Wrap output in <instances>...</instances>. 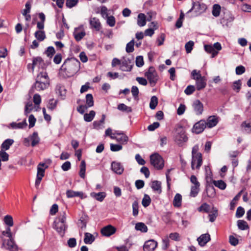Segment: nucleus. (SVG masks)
<instances>
[{
    "instance_id": "nucleus-30",
    "label": "nucleus",
    "mask_w": 251,
    "mask_h": 251,
    "mask_svg": "<svg viewBox=\"0 0 251 251\" xmlns=\"http://www.w3.org/2000/svg\"><path fill=\"white\" fill-rule=\"evenodd\" d=\"M204 50L207 52L212 54L211 57L212 58L214 57L216 55H217L218 53V51L215 50L212 45H205Z\"/></svg>"
},
{
    "instance_id": "nucleus-56",
    "label": "nucleus",
    "mask_w": 251,
    "mask_h": 251,
    "mask_svg": "<svg viewBox=\"0 0 251 251\" xmlns=\"http://www.w3.org/2000/svg\"><path fill=\"white\" fill-rule=\"evenodd\" d=\"M107 24L111 27H113L115 24V19L114 16L107 17Z\"/></svg>"
},
{
    "instance_id": "nucleus-63",
    "label": "nucleus",
    "mask_w": 251,
    "mask_h": 251,
    "mask_svg": "<svg viewBox=\"0 0 251 251\" xmlns=\"http://www.w3.org/2000/svg\"><path fill=\"white\" fill-rule=\"evenodd\" d=\"M28 121L29 123V127L31 128L33 127L35 125L36 119L33 115L31 114L29 116Z\"/></svg>"
},
{
    "instance_id": "nucleus-46",
    "label": "nucleus",
    "mask_w": 251,
    "mask_h": 251,
    "mask_svg": "<svg viewBox=\"0 0 251 251\" xmlns=\"http://www.w3.org/2000/svg\"><path fill=\"white\" fill-rule=\"evenodd\" d=\"M118 109L119 110L127 112H131L132 111V108L130 107H128L124 103L119 104L118 105Z\"/></svg>"
},
{
    "instance_id": "nucleus-5",
    "label": "nucleus",
    "mask_w": 251,
    "mask_h": 251,
    "mask_svg": "<svg viewBox=\"0 0 251 251\" xmlns=\"http://www.w3.org/2000/svg\"><path fill=\"white\" fill-rule=\"evenodd\" d=\"M145 76L147 77L149 83L152 86H154L156 83L158 76L155 68L151 66L149 67L148 71L145 73Z\"/></svg>"
},
{
    "instance_id": "nucleus-32",
    "label": "nucleus",
    "mask_w": 251,
    "mask_h": 251,
    "mask_svg": "<svg viewBox=\"0 0 251 251\" xmlns=\"http://www.w3.org/2000/svg\"><path fill=\"white\" fill-rule=\"evenodd\" d=\"M95 115L96 112H95V111L91 110L90 111L89 113L84 114V120L85 121L87 122H90L93 120Z\"/></svg>"
},
{
    "instance_id": "nucleus-29",
    "label": "nucleus",
    "mask_w": 251,
    "mask_h": 251,
    "mask_svg": "<svg viewBox=\"0 0 251 251\" xmlns=\"http://www.w3.org/2000/svg\"><path fill=\"white\" fill-rule=\"evenodd\" d=\"M27 124L26 122V120L25 119L24 121L21 123H16L12 122L10 124V126L12 128H24L27 126Z\"/></svg>"
},
{
    "instance_id": "nucleus-22",
    "label": "nucleus",
    "mask_w": 251,
    "mask_h": 251,
    "mask_svg": "<svg viewBox=\"0 0 251 251\" xmlns=\"http://www.w3.org/2000/svg\"><path fill=\"white\" fill-rule=\"evenodd\" d=\"M120 137H118L116 136H111V138L112 139H115L117 142L120 143L122 144H126L128 141V137L125 133L120 136Z\"/></svg>"
},
{
    "instance_id": "nucleus-54",
    "label": "nucleus",
    "mask_w": 251,
    "mask_h": 251,
    "mask_svg": "<svg viewBox=\"0 0 251 251\" xmlns=\"http://www.w3.org/2000/svg\"><path fill=\"white\" fill-rule=\"evenodd\" d=\"M136 65L138 67H141L144 64L143 57L142 56H138L136 58Z\"/></svg>"
},
{
    "instance_id": "nucleus-12",
    "label": "nucleus",
    "mask_w": 251,
    "mask_h": 251,
    "mask_svg": "<svg viewBox=\"0 0 251 251\" xmlns=\"http://www.w3.org/2000/svg\"><path fill=\"white\" fill-rule=\"evenodd\" d=\"M111 167L112 170L118 175H121L124 171V168L121 163L113 161L111 163Z\"/></svg>"
},
{
    "instance_id": "nucleus-4",
    "label": "nucleus",
    "mask_w": 251,
    "mask_h": 251,
    "mask_svg": "<svg viewBox=\"0 0 251 251\" xmlns=\"http://www.w3.org/2000/svg\"><path fill=\"white\" fill-rule=\"evenodd\" d=\"M187 137L185 131L181 126H178L176 128V134L175 135V141L179 146H182L184 142L187 141Z\"/></svg>"
},
{
    "instance_id": "nucleus-62",
    "label": "nucleus",
    "mask_w": 251,
    "mask_h": 251,
    "mask_svg": "<svg viewBox=\"0 0 251 251\" xmlns=\"http://www.w3.org/2000/svg\"><path fill=\"white\" fill-rule=\"evenodd\" d=\"M244 209L241 206L238 207L236 210V216L238 218H240L244 215Z\"/></svg>"
},
{
    "instance_id": "nucleus-36",
    "label": "nucleus",
    "mask_w": 251,
    "mask_h": 251,
    "mask_svg": "<svg viewBox=\"0 0 251 251\" xmlns=\"http://www.w3.org/2000/svg\"><path fill=\"white\" fill-rule=\"evenodd\" d=\"M35 37L39 41H42L46 38L45 31L43 30H38L34 33Z\"/></svg>"
},
{
    "instance_id": "nucleus-10",
    "label": "nucleus",
    "mask_w": 251,
    "mask_h": 251,
    "mask_svg": "<svg viewBox=\"0 0 251 251\" xmlns=\"http://www.w3.org/2000/svg\"><path fill=\"white\" fill-rule=\"evenodd\" d=\"M2 247L5 248L6 249L10 251H17L18 247L15 244L12 238H9V240L6 242L3 240Z\"/></svg>"
},
{
    "instance_id": "nucleus-2",
    "label": "nucleus",
    "mask_w": 251,
    "mask_h": 251,
    "mask_svg": "<svg viewBox=\"0 0 251 251\" xmlns=\"http://www.w3.org/2000/svg\"><path fill=\"white\" fill-rule=\"evenodd\" d=\"M66 220V214L63 212L62 214L56 218L53 223V228L61 236L64 235L67 227L65 224Z\"/></svg>"
},
{
    "instance_id": "nucleus-14",
    "label": "nucleus",
    "mask_w": 251,
    "mask_h": 251,
    "mask_svg": "<svg viewBox=\"0 0 251 251\" xmlns=\"http://www.w3.org/2000/svg\"><path fill=\"white\" fill-rule=\"evenodd\" d=\"M193 107L197 115H201L203 112V105L200 100H197L194 101Z\"/></svg>"
},
{
    "instance_id": "nucleus-51",
    "label": "nucleus",
    "mask_w": 251,
    "mask_h": 251,
    "mask_svg": "<svg viewBox=\"0 0 251 251\" xmlns=\"http://www.w3.org/2000/svg\"><path fill=\"white\" fill-rule=\"evenodd\" d=\"M133 215L137 216L138 214V202L137 201H134L132 203Z\"/></svg>"
},
{
    "instance_id": "nucleus-38",
    "label": "nucleus",
    "mask_w": 251,
    "mask_h": 251,
    "mask_svg": "<svg viewBox=\"0 0 251 251\" xmlns=\"http://www.w3.org/2000/svg\"><path fill=\"white\" fill-rule=\"evenodd\" d=\"M213 183L216 187L221 190L225 189L226 186V183L222 180H213Z\"/></svg>"
},
{
    "instance_id": "nucleus-60",
    "label": "nucleus",
    "mask_w": 251,
    "mask_h": 251,
    "mask_svg": "<svg viewBox=\"0 0 251 251\" xmlns=\"http://www.w3.org/2000/svg\"><path fill=\"white\" fill-rule=\"evenodd\" d=\"M195 90V87L193 85H189L185 89L184 92L187 95H189L192 94Z\"/></svg>"
},
{
    "instance_id": "nucleus-15",
    "label": "nucleus",
    "mask_w": 251,
    "mask_h": 251,
    "mask_svg": "<svg viewBox=\"0 0 251 251\" xmlns=\"http://www.w3.org/2000/svg\"><path fill=\"white\" fill-rule=\"evenodd\" d=\"M131 62L129 59H126L125 58L122 60L121 64L120 69L122 71L129 72L132 69V65L130 64Z\"/></svg>"
},
{
    "instance_id": "nucleus-19",
    "label": "nucleus",
    "mask_w": 251,
    "mask_h": 251,
    "mask_svg": "<svg viewBox=\"0 0 251 251\" xmlns=\"http://www.w3.org/2000/svg\"><path fill=\"white\" fill-rule=\"evenodd\" d=\"M196 87L198 91L204 89L206 85V79L204 76H201V78L196 79Z\"/></svg>"
},
{
    "instance_id": "nucleus-13",
    "label": "nucleus",
    "mask_w": 251,
    "mask_h": 251,
    "mask_svg": "<svg viewBox=\"0 0 251 251\" xmlns=\"http://www.w3.org/2000/svg\"><path fill=\"white\" fill-rule=\"evenodd\" d=\"M157 246V243L153 240H150L145 242L143 249L144 251H153Z\"/></svg>"
},
{
    "instance_id": "nucleus-25",
    "label": "nucleus",
    "mask_w": 251,
    "mask_h": 251,
    "mask_svg": "<svg viewBox=\"0 0 251 251\" xmlns=\"http://www.w3.org/2000/svg\"><path fill=\"white\" fill-rule=\"evenodd\" d=\"M90 195L92 197L95 198L96 200L100 201H102L105 198L106 194L104 192H99L98 193L92 192L91 193Z\"/></svg>"
},
{
    "instance_id": "nucleus-33",
    "label": "nucleus",
    "mask_w": 251,
    "mask_h": 251,
    "mask_svg": "<svg viewBox=\"0 0 251 251\" xmlns=\"http://www.w3.org/2000/svg\"><path fill=\"white\" fill-rule=\"evenodd\" d=\"M43 63V60L41 57H34L33 59L31 69L33 72L34 68L37 66H39Z\"/></svg>"
},
{
    "instance_id": "nucleus-21",
    "label": "nucleus",
    "mask_w": 251,
    "mask_h": 251,
    "mask_svg": "<svg viewBox=\"0 0 251 251\" xmlns=\"http://www.w3.org/2000/svg\"><path fill=\"white\" fill-rule=\"evenodd\" d=\"M66 196L68 198L78 197L81 199L83 198V193L82 192H76L72 190H68L66 191Z\"/></svg>"
},
{
    "instance_id": "nucleus-16",
    "label": "nucleus",
    "mask_w": 251,
    "mask_h": 251,
    "mask_svg": "<svg viewBox=\"0 0 251 251\" xmlns=\"http://www.w3.org/2000/svg\"><path fill=\"white\" fill-rule=\"evenodd\" d=\"M210 240V236L208 233L203 234L198 238L197 241L201 246H204Z\"/></svg>"
},
{
    "instance_id": "nucleus-44",
    "label": "nucleus",
    "mask_w": 251,
    "mask_h": 251,
    "mask_svg": "<svg viewBox=\"0 0 251 251\" xmlns=\"http://www.w3.org/2000/svg\"><path fill=\"white\" fill-rule=\"evenodd\" d=\"M151 202V199L147 194H145L142 201V204L145 207L148 206Z\"/></svg>"
},
{
    "instance_id": "nucleus-34",
    "label": "nucleus",
    "mask_w": 251,
    "mask_h": 251,
    "mask_svg": "<svg viewBox=\"0 0 251 251\" xmlns=\"http://www.w3.org/2000/svg\"><path fill=\"white\" fill-rule=\"evenodd\" d=\"M30 140L32 141L31 146L34 147L39 143L40 138L38 137L37 132H34L30 137Z\"/></svg>"
},
{
    "instance_id": "nucleus-7",
    "label": "nucleus",
    "mask_w": 251,
    "mask_h": 251,
    "mask_svg": "<svg viewBox=\"0 0 251 251\" xmlns=\"http://www.w3.org/2000/svg\"><path fill=\"white\" fill-rule=\"evenodd\" d=\"M206 9V6L205 4L203 3L201 4L199 2H194L193 3L192 7L188 11V13H190L193 10H195L197 14H200L204 12Z\"/></svg>"
},
{
    "instance_id": "nucleus-20",
    "label": "nucleus",
    "mask_w": 251,
    "mask_h": 251,
    "mask_svg": "<svg viewBox=\"0 0 251 251\" xmlns=\"http://www.w3.org/2000/svg\"><path fill=\"white\" fill-rule=\"evenodd\" d=\"M218 118L215 116H209L206 122V126L208 127L211 128L215 126L218 123Z\"/></svg>"
},
{
    "instance_id": "nucleus-6",
    "label": "nucleus",
    "mask_w": 251,
    "mask_h": 251,
    "mask_svg": "<svg viewBox=\"0 0 251 251\" xmlns=\"http://www.w3.org/2000/svg\"><path fill=\"white\" fill-rule=\"evenodd\" d=\"M151 164L158 170L162 169L164 167V160L158 153H154L150 156Z\"/></svg>"
},
{
    "instance_id": "nucleus-50",
    "label": "nucleus",
    "mask_w": 251,
    "mask_h": 251,
    "mask_svg": "<svg viewBox=\"0 0 251 251\" xmlns=\"http://www.w3.org/2000/svg\"><path fill=\"white\" fill-rule=\"evenodd\" d=\"M241 87V80L239 79L233 82L232 85V88L234 90L236 91L237 92H239Z\"/></svg>"
},
{
    "instance_id": "nucleus-9",
    "label": "nucleus",
    "mask_w": 251,
    "mask_h": 251,
    "mask_svg": "<svg viewBox=\"0 0 251 251\" xmlns=\"http://www.w3.org/2000/svg\"><path fill=\"white\" fill-rule=\"evenodd\" d=\"M206 127V122L204 120H200L196 123L192 129L193 132L196 134L201 133Z\"/></svg>"
},
{
    "instance_id": "nucleus-47",
    "label": "nucleus",
    "mask_w": 251,
    "mask_h": 251,
    "mask_svg": "<svg viewBox=\"0 0 251 251\" xmlns=\"http://www.w3.org/2000/svg\"><path fill=\"white\" fill-rule=\"evenodd\" d=\"M218 216V210L215 208L213 209V210L211 212V213L209 214V221L211 222L215 221L216 217Z\"/></svg>"
},
{
    "instance_id": "nucleus-58",
    "label": "nucleus",
    "mask_w": 251,
    "mask_h": 251,
    "mask_svg": "<svg viewBox=\"0 0 251 251\" xmlns=\"http://www.w3.org/2000/svg\"><path fill=\"white\" fill-rule=\"evenodd\" d=\"M55 52V50L53 47H48L46 51V54L50 57H51Z\"/></svg>"
},
{
    "instance_id": "nucleus-59",
    "label": "nucleus",
    "mask_w": 251,
    "mask_h": 251,
    "mask_svg": "<svg viewBox=\"0 0 251 251\" xmlns=\"http://www.w3.org/2000/svg\"><path fill=\"white\" fill-rule=\"evenodd\" d=\"M57 103V100H55L53 99L50 100L49 101V102L48 106V108H49L51 110L54 109L56 106Z\"/></svg>"
},
{
    "instance_id": "nucleus-40",
    "label": "nucleus",
    "mask_w": 251,
    "mask_h": 251,
    "mask_svg": "<svg viewBox=\"0 0 251 251\" xmlns=\"http://www.w3.org/2000/svg\"><path fill=\"white\" fill-rule=\"evenodd\" d=\"M86 106L88 107H92L94 105L93 97L92 94H88L86 96Z\"/></svg>"
},
{
    "instance_id": "nucleus-42",
    "label": "nucleus",
    "mask_w": 251,
    "mask_h": 251,
    "mask_svg": "<svg viewBox=\"0 0 251 251\" xmlns=\"http://www.w3.org/2000/svg\"><path fill=\"white\" fill-rule=\"evenodd\" d=\"M45 165V163H40L37 167V177H40L41 178H43V177L45 175V169L41 168V166H44Z\"/></svg>"
},
{
    "instance_id": "nucleus-61",
    "label": "nucleus",
    "mask_w": 251,
    "mask_h": 251,
    "mask_svg": "<svg viewBox=\"0 0 251 251\" xmlns=\"http://www.w3.org/2000/svg\"><path fill=\"white\" fill-rule=\"evenodd\" d=\"M3 161H6L8 160L9 155L4 151H0V159Z\"/></svg>"
},
{
    "instance_id": "nucleus-37",
    "label": "nucleus",
    "mask_w": 251,
    "mask_h": 251,
    "mask_svg": "<svg viewBox=\"0 0 251 251\" xmlns=\"http://www.w3.org/2000/svg\"><path fill=\"white\" fill-rule=\"evenodd\" d=\"M221 7L218 4H215L213 6L212 13L214 17H218L220 15Z\"/></svg>"
},
{
    "instance_id": "nucleus-35",
    "label": "nucleus",
    "mask_w": 251,
    "mask_h": 251,
    "mask_svg": "<svg viewBox=\"0 0 251 251\" xmlns=\"http://www.w3.org/2000/svg\"><path fill=\"white\" fill-rule=\"evenodd\" d=\"M86 163L84 160H82L80 165L79 176L84 178L85 177Z\"/></svg>"
},
{
    "instance_id": "nucleus-8",
    "label": "nucleus",
    "mask_w": 251,
    "mask_h": 251,
    "mask_svg": "<svg viewBox=\"0 0 251 251\" xmlns=\"http://www.w3.org/2000/svg\"><path fill=\"white\" fill-rule=\"evenodd\" d=\"M49 86L50 83H48L47 82L36 81L30 90V92L33 93L34 92V90L38 91H43L47 89Z\"/></svg>"
},
{
    "instance_id": "nucleus-52",
    "label": "nucleus",
    "mask_w": 251,
    "mask_h": 251,
    "mask_svg": "<svg viewBox=\"0 0 251 251\" xmlns=\"http://www.w3.org/2000/svg\"><path fill=\"white\" fill-rule=\"evenodd\" d=\"M194 45V43L192 41H190L185 44V48L186 51L187 53H190L191 52Z\"/></svg>"
},
{
    "instance_id": "nucleus-64",
    "label": "nucleus",
    "mask_w": 251,
    "mask_h": 251,
    "mask_svg": "<svg viewBox=\"0 0 251 251\" xmlns=\"http://www.w3.org/2000/svg\"><path fill=\"white\" fill-rule=\"evenodd\" d=\"M245 68L243 66H239L236 68L235 72L237 75H241L245 73Z\"/></svg>"
},
{
    "instance_id": "nucleus-41",
    "label": "nucleus",
    "mask_w": 251,
    "mask_h": 251,
    "mask_svg": "<svg viewBox=\"0 0 251 251\" xmlns=\"http://www.w3.org/2000/svg\"><path fill=\"white\" fill-rule=\"evenodd\" d=\"M200 186L193 185L191 187V191L190 196L191 197H195L197 196L200 191Z\"/></svg>"
},
{
    "instance_id": "nucleus-1",
    "label": "nucleus",
    "mask_w": 251,
    "mask_h": 251,
    "mask_svg": "<svg viewBox=\"0 0 251 251\" xmlns=\"http://www.w3.org/2000/svg\"><path fill=\"white\" fill-rule=\"evenodd\" d=\"M80 63L75 58H67L61 67L60 70L67 77H71L75 74L80 69Z\"/></svg>"
},
{
    "instance_id": "nucleus-31",
    "label": "nucleus",
    "mask_w": 251,
    "mask_h": 251,
    "mask_svg": "<svg viewBox=\"0 0 251 251\" xmlns=\"http://www.w3.org/2000/svg\"><path fill=\"white\" fill-rule=\"evenodd\" d=\"M14 143L13 139H8L5 140L1 144V148L2 150H7L9 149L10 146H11Z\"/></svg>"
},
{
    "instance_id": "nucleus-23",
    "label": "nucleus",
    "mask_w": 251,
    "mask_h": 251,
    "mask_svg": "<svg viewBox=\"0 0 251 251\" xmlns=\"http://www.w3.org/2000/svg\"><path fill=\"white\" fill-rule=\"evenodd\" d=\"M105 119V115L102 114L101 119L100 121H96L93 123V126L94 128L96 129H100L103 127V125L104 123Z\"/></svg>"
},
{
    "instance_id": "nucleus-48",
    "label": "nucleus",
    "mask_w": 251,
    "mask_h": 251,
    "mask_svg": "<svg viewBox=\"0 0 251 251\" xmlns=\"http://www.w3.org/2000/svg\"><path fill=\"white\" fill-rule=\"evenodd\" d=\"M4 222L5 224L9 226H12L13 225V218L10 215H6L4 218Z\"/></svg>"
},
{
    "instance_id": "nucleus-24",
    "label": "nucleus",
    "mask_w": 251,
    "mask_h": 251,
    "mask_svg": "<svg viewBox=\"0 0 251 251\" xmlns=\"http://www.w3.org/2000/svg\"><path fill=\"white\" fill-rule=\"evenodd\" d=\"M151 188L154 191L156 192L159 194L162 192L161 183L159 181L154 180L152 181Z\"/></svg>"
},
{
    "instance_id": "nucleus-53",
    "label": "nucleus",
    "mask_w": 251,
    "mask_h": 251,
    "mask_svg": "<svg viewBox=\"0 0 251 251\" xmlns=\"http://www.w3.org/2000/svg\"><path fill=\"white\" fill-rule=\"evenodd\" d=\"M78 0H67L66 2V5L67 7L70 8L75 6L78 3Z\"/></svg>"
},
{
    "instance_id": "nucleus-28",
    "label": "nucleus",
    "mask_w": 251,
    "mask_h": 251,
    "mask_svg": "<svg viewBox=\"0 0 251 251\" xmlns=\"http://www.w3.org/2000/svg\"><path fill=\"white\" fill-rule=\"evenodd\" d=\"M146 24V17L144 14L140 13L138 15L137 24L139 26H143Z\"/></svg>"
},
{
    "instance_id": "nucleus-18",
    "label": "nucleus",
    "mask_w": 251,
    "mask_h": 251,
    "mask_svg": "<svg viewBox=\"0 0 251 251\" xmlns=\"http://www.w3.org/2000/svg\"><path fill=\"white\" fill-rule=\"evenodd\" d=\"M36 81L41 82H47L50 83V78L48 74L46 72H40L36 76Z\"/></svg>"
},
{
    "instance_id": "nucleus-27",
    "label": "nucleus",
    "mask_w": 251,
    "mask_h": 251,
    "mask_svg": "<svg viewBox=\"0 0 251 251\" xmlns=\"http://www.w3.org/2000/svg\"><path fill=\"white\" fill-rule=\"evenodd\" d=\"M95 238L94 236L88 232L84 234V242L86 244H91L94 241Z\"/></svg>"
},
{
    "instance_id": "nucleus-17",
    "label": "nucleus",
    "mask_w": 251,
    "mask_h": 251,
    "mask_svg": "<svg viewBox=\"0 0 251 251\" xmlns=\"http://www.w3.org/2000/svg\"><path fill=\"white\" fill-rule=\"evenodd\" d=\"M91 28H94L96 31H100L101 28V24L100 20L95 18H91L89 20Z\"/></svg>"
},
{
    "instance_id": "nucleus-26",
    "label": "nucleus",
    "mask_w": 251,
    "mask_h": 251,
    "mask_svg": "<svg viewBox=\"0 0 251 251\" xmlns=\"http://www.w3.org/2000/svg\"><path fill=\"white\" fill-rule=\"evenodd\" d=\"M182 196L180 194L177 193L173 200V205L176 207H180L181 205Z\"/></svg>"
},
{
    "instance_id": "nucleus-49",
    "label": "nucleus",
    "mask_w": 251,
    "mask_h": 251,
    "mask_svg": "<svg viewBox=\"0 0 251 251\" xmlns=\"http://www.w3.org/2000/svg\"><path fill=\"white\" fill-rule=\"evenodd\" d=\"M134 40H131L128 43L126 46V51L128 53L132 52L134 51Z\"/></svg>"
},
{
    "instance_id": "nucleus-57",
    "label": "nucleus",
    "mask_w": 251,
    "mask_h": 251,
    "mask_svg": "<svg viewBox=\"0 0 251 251\" xmlns=\"http://www.w3.org/2000/svg\"><path fill=\"white\" fill-rule=\"evenodd\" d=\"M229 242L231 245L235 246L238 244L239 240L233 235H230L229 237Z\"/></svg>"
},
{
    "instance_id": "nucleus-3",
    "label": "nucleus",
    "mask_w": 251,
    "mask_h": 251,
    "mask_svg": "<svg viewBox=\"0 0 251 251\" xmlns=\"http://www.w3.org/2000/svg\"><path fill=\"white\" fill-rule=\"evenodd\" d=\"M198 151L199 146L197 145H195L192 149L191 161V168L192 170L195 169L194 166L196 160H197V165L196 166L197 169H199L202 164V155L200 152H198Z\"/></svg>"
},
{
    "instance_id": "nucleus-43",
    "label": "nucleus",
    "mask_w": 251,
    "mask_h": 251,
    "mask_svg": "<svg viewBox=\"0 0 251 251\" xmlns=\"http://www.w3.org/2000/svg\"><path fill=\"white\" fill-rule=\"evenodd\" d=\"M237 226L241 230H246L249 228L247 223L244 220H238L237 221Z\"/></svg>"
},
{
    "instance_id": "nucleus-55",
    "label": "nucleus",
    "mask_w": 251,
    "mask_h": 251,
    "mask_svg": "<svg viewBox=\"0 0 251 251\" xmlns=\"http://www.w3.org/2000/svg\"><path fill=\"white\" fill-rule=\"evenodd\" d=\"M123 148V147L121 145L119 144H110V150L112 151H117L121 150Z\"/></svg>"
},
{
    "instance_id": "nucleus-11",
    "label": "nucleus",
    "mask_w": 251,
    "mask_h": 251,
    "mask_svg": "<svg viewBox=\"0 0 251 251\" xmlns=\"http://www.w3.org/2000/svg\"><path fill=\"white\" fill-rule=\"evenodd\" d=\"M116 231V229L115 227L109 225L102 228L100 232L103 236L108 237L114 234Z\"/></svg>"
},
{
    "instance_id": "nucleus-45",
    "label": "nucleus",
    "mask_w": 251,
    "mask_h": 251,
    "mask_svg": "<svg viewBox=\"0 0 251 251\" xmlns=\"http://www.w3.org/2000/svg\"><path fill=\"white\" fill-rule=\"evenodd\" d=\"M158 104V99L154 96H152L151 99L150 103V107L151 109H154Z\"/></svg>"
},
{
    "instance_id": "nucleus-39",
    "label": "nucleus",
    "mask_w": 251,
    "mask_h": 251,
    "mask_svg": "<svg viewBox=\"0 0 251 251\" xmlns=\"http://www.w3.org/2000/svg\"><path fill=\"white\" fill-rule=\"evenodd\" d=\"M135 228L137 230H140L143 232H146L148 231L147 226L143 223H137L135 225Z\"/></svg>"
}]
</instances>
